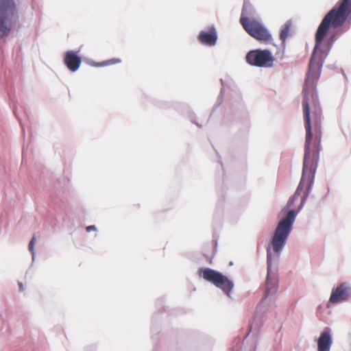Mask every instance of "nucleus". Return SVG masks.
<instances>
[{
  "instance_id": "f257e3e1",
  "label": "nucleus",
  "mask_w": 351,
  "mask_h": 351,
  "mask_svg": "<svg viewBox=\"0 0 351 351\" xmlns=\"http://www.w3.org/2000/svg\"><path fill=\"white\" fill-rule=\"evenodd\" d=\"M322 64H309L305 84L303 88V113L306 130L304 155L302 173L299 185L287 202V207L291 208L285 217L278 223L271 239L270 247L267 248V270L269 272L272 252L278 256L285 246L292 230L297 213L302 206L308 195L313 183L321 150L322 110L316 92Z\"/></svg>"
},
{
  "instance_id": "f03ea898",
  "label": "nucleus",
  "mask_w": 351,
  "mask_h": 351,
  "mask_svg": "<svg viewBox=\"0 0 351 351\" xmlns=\"http://www.w3.org/2000/svg\"><path fill=\"white\" fill-rule=\"evenodd\" d=\"M254 13V8L249 1H244L240 23L243 29L255 39L265 43H270L272 38L267 28L258 21L253 18H250Z\"/></svg>"
},
{
  "instance_id": "7ed1b4c3",
  "label": "nucleus",
  "mask_w": 351,
  "mask_h": 351,
  "mask_svg": "<svg viewBox=\"0 0 351 351\" xmlns=\"http://www.w3.org/2000/svg\"><path fill=\"white\" fill-rule=\"evenodd\" d=\"M18 19L15 0H0V38L7 36Z\"/></svg>"
},
{
  "instance_id": "20e7f679",
  "label": "nucleus",
  "mask_w": 351,
  "mask_h": 351,
  "mask_svg": "<svg viewBox=\"0 0 351 351\" xmlns=\"http://www.w3.org/2000/svg\"><path fill=\"white\" fill-rule=\"evenodd\" d=\"M199 274L204 280L211 282L217 287L229 295L233 287V283L226 276L210 268H202Z\"/></svg>"
},
{
  "instance_id": "39448f33",
  "label": "nucleus",
  "mask_w": 351,
  "mask_h": 351,
  "mask_svg": "<svg viewBox=\"0 0 351 351\" xmlns=\"http://www.w3.org/2000/svg\"><path fill=\"white\" fill-rule=\"evenodd\" d=\"M247 62L258 67L269 68L274 65V58L267 49H256L249 51L245 57Z\"/></svg>"
},
{
  "instance_id": "423d86ee",
  "label": "nucleus",
  "mask_w": 351,
  "mask_h": 351,
  "mask_svg": "<svg viewBox=\"0 0 351 351\" xmlns=\"http://www.w3.org/2000/svg\"><path fill=\"white\" fill-rule=\"evenodd\" d=\"M351 294V288L346 282L340 284L336 288L332 289L329 299V302L336 304L347 300Z\"/></svg>"
},
{
  "instance_id": "0eeeda50",
  "label": "nucleus",
  "mask_w": 351,
  "mask_h": 351,
  "mask_svg": "<svg viewBox=\"0 0 351 351\" xmlns=\"http://www.w3.org/2000/svg\"><path fill=\"white\" fill-rule=\"evenodd\" d=\"M81 62V58L77 55V52L73 51L66 52L64 62L71 71H76L80 68Z\"/></svg>"
},
{
  "instance_id": "6e6552de",
  "label": "nucleus",
  "mask_w": 351,
  "mask_h": 351,
  "mask_svg": "<svg viewBox=\"0 0 351 351\" xmlns=\"http://www.w3.org/2000/svg\"><path fill=\"white\" fill-rule=\"evenodd\" d=\"M217 39L216 29L214 27L210 28L208 31H202L198 36L199 41L205 45H215Z\"/></svg>"
},
{
  "instance_id": "1a4fd4ad",
  "label": "nucleus",
  "mask_w": 351,
  "mask_h": 351,
  "mask_svg": "<svg viewBox=\"0 0 351 351\" xmlns=\"http://www.w3.org/2000/svg\"><path fill=\"white\" fill-rule=\"evenodd\" d=\"M332 338L329 332L323 331L317 340V351H330Z\"/></svg>"
},
{
  "instance_id": "9d476101",
  "label": "nucleus",
  "mask_w": 351,
  "mask_h": 351,
  "mask_svg": "<svg viewBox=\"0 0 351 351\" xmlns=\"http://www.w3.org/2000/svg\"><path fill=\"white\" fill-rule=\"evenodd\" d=\"M290 32V25L288 24H285L281 29L280 38L282 43L285 42V40L289 36Z\"/></svg>"
},
{
  "instance_id": "9b49d317",
  "label": "nucleus",
  "mask_w": 351,
  "mask_h": 351,
  "mask_svg": "<svg viewBox=\"0 0 351 351\" xmlns=\"http://www.w3.org/2000/svg\"><path fill=\"white\" fill-rule=\"evenodd\" d=\"M121 62V60L119 58H112V59L97 63V66H108V65H111V64H118V63H120Z\"/></svg>"
},
{
  "instance_id": "f8f14e48",
  "label": "nucleus",
  "mask_w": 351,
  "mask_h": 351,
  "mask_svg": "<svg viewBox=\"0 0 351 351\" xmlns=\"http://www.w3.org/2000/svg\"><path fill=\"white\" fill-rule=\"evenodd\" d=\"M276 287L275 285L273 286V287H270L269 286V279L267 278V282H266V293H265V296H268L270 294H274L276 293Z\"/></svg>"
},
{
  "instance_id": "ddd939ff",
  "label": "nucleus",
  "mask_w": 351,
  "mask_h": 351,
  "mask_svg": "<svg viewBox=\"0 0 351 351\" xmlns=\"http://www.w3.org/2000/svg\"><path fill=\"white\" fill-rule=\"evenodd\" d=\"M35 241H36V237H35V235H34L31 239V241H29V250L32 252V254H34V244H35Z\"/></svg>"
},
{
  "instance_id": "4468645a",
  "label": "nucleus",
  "mask_w": 351,
  "mask_h": 351,
  "mask_svg": "<svg viewBox=\"0 0 351 351\" xmlns=\"http://www.w3.org/2000/svg\"><path fill=\"white\" fill-rule=\"evenodd\" d=\"M96 230V227L95 226H89L86 227L87 232H90L92 230Z\"/></svg>"
},
{
  "instance_id": "2eb2a0df",
  "label": "nucleus",
  "mask_w": 351,
  "mask_h": 351,
  "mask_svg": "<svg viewBox=\"0 0 351 351\" xmlns=\"http://www.w3.org/2000/svg\"><path fill=\"white\" fill-rule=\"evenodd\" d=\"M335 40V36H332L330 38L329 40H328V44L330 45H331L332 44V43L334 42V40Z\"/></svg>"
}]
</instances>
